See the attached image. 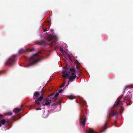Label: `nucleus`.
Wrapping results in <instances>:
<instances>
[{
  "instance_id": "26",
  "label": "nucleus",
  "mask_w": 133,
  "mask_h": 133,
  "mask_svg": "<svg viewBox=\"0 0 133 133\" xmlns=\"http://www.w3.org/2000/svg\"><path fill=\"white\" fill-rule=\"evenodd\" d=\"M86 103L85 102H84L83 103H82V104L83 105H85L86 104Z\"/></svg>"
},
{
  "instance_id": "18",
  "label": "nucleus",
  "mask_w": 133,
  "mask_h": 133,
  "mask_svg": "<svg viewBox=\"0 0 133 133\" xmlns=\"http://www.w3.org/2000/svg\"><path fill=\"white\" fill-rule=\"evenodd\" d=\"M88 133H95L94 130L93 129L90 128L87 131Z\"/></svg>"
},
{
  "instance_id": "7",
  "label": "nucleus",
  "mask_w": 133,
  "mask_h": 133,
  "mask_svg": "<svg viewBox=\"0 0 133 133\" xmlns=\"http://www.w3.org/2000/svg\"><path fill=\"white\" fill-rule=\"evenodd\" d=\"M76 74H75L74 73H72L71 74H70V76L69 78V81H68V85L69 84L70 81L72 82L73 81L75 78H76L77 76L75 75Z\"/></svg>"
},
{
  "instance_id": "12",
  "label": "nucleus",
  "mask_w": 133,
  "mask_h": 133,
  "mask_svg": "<svg viewBox=\"0 0 133 133\" xmlns=\"http://www.w3.org/2000/svg\"><path fill=\"white\" fill-rule=\"evenodd\" d=\"M123 95H122V96L120 97L119 98V99L118 100L116 101V102H115V104L114 105V107L117 106H118V105L120 104H121L122 103V102L120 101V100L122 98V96Z\"/></svg>"
},
{
  "instance_id": "19",
  "label": "nucleus",
  "mask_w": 133,
  "mask_h": 133,
  "mask_svg": "<svg viewBox=\"0 0 133 133\" xmlns=\"http://www.w3.org/2000/svg\"><path fill=\"white\" fill-rule=\"evenodd\" d=\"M75 98V96H74L71 95L69 96V98L70 99H72Z\"/></svg>"
},
{
  "instance_id": "23",
  "label": "nucleus",
  "mask_w": 133,
  "mask_h": 133,
  "mask_svg": "<svg viewBox=\"0 0 133 133\" xmlns=\"http://www.w3.org/2000/svg\"><path fill=\"white\" fill-rule=\"evenodd\" d=\"M63 91V90H62V89H61L59 91V92H58V93H61L62 91Z\"/></svg>"
},
{
  "instance_id": "22",
  "label": "nucleus",
  "mask_w": 133,
  "mask_h": 133,
  "mask_svg": "<svg viewBox=\"0 0 133 133\" xmlns=\"http://www.w3.org/2000/svg\"><path fill=\"white\" fill-rule=\"evenodd\" d=\"M130 87V85H126L125 88L124 90H126L128 88Z\"/></svg>"
},
{
  "instance_id": "10",
  "label": "nucleus",
  "mask_w": 133,
  "mask_h": 133,
  "mask_svg": "<svg viewBox=\"0 0 133 133\" xmlns=\"http://www.w3.org/2000/svg\"><path fill=\"white\" fill-rule=\"evenodd\" d=\"M5 123L7 125H8L10 124V122L8 121L5 120V119L1 120H0V127H1L2 125H4Z\"/></svg>"
},
{
  "instance_id": "30",
  "label": "nucleus",
  "mask_w": 133,
  "mask_h": 133,
  "mask_svg": "<svg viewBox=\"0 0 133 133\" xmlns=\"http://www.w3.org/2000/svg\"><path fill=\"white\" fill-rule=\"evenodd\" d=\"M3 117V115L0 114V119L2 118Z\"/></svg>"
},
{
  "instance_id": "31",
  "label": "nucleus",
  "mask_w": 133,
  "mask_h": 133,
  "mask_svg": "<svg viewBox=\"0 0 133 133\" xmlns=\"http://www.w3.org/2000/svg\"><path fill=\"white\" fill-rule=\"evenodd\" d=\"M56 104L55 103H53V104H52V106H55L56 105Z\"/></svg>"
},
{
  "instance_id": "24",
  "label": "nucleus",
  "mask_w": 133,
  "mask_h": 133,
  "mask_svg": "<svg viewBox=\"0 0 133 133\" xmlns=\"http://www.w3.org/2000/svg\"><path fill=\"white\" fill-rule=\"evenodd\" d=\"M1 72H2V73L3 74H5L6 72L5 71H4V70L2 71H1Z\"/></svg>"
},
{
  "instance_id": "21",
  "label": "nucleus",
  "mask_w": 133,
  "mask_h": 133,
  "mask_svg": "<svg viewBox=\"0 0 133 133\" xmlns=\"http://www.w3.org/2000/svg\"><path fill=\"white\" fill-rule=\"evenodd\" d=\"M123 110L124 109L122 107H121L120 108V114H122V112L123 111Z\"/></svg>"
},
{
  "instance_id": "17",
  "label": "nucleus",
  "mask_w": 133,
  "mask_h": 133,
  "mask_svg": "<svg viewBox=\"0 0 133 133\" xmlns=\"http://www.w3.org/2000/svg\"><path fill=\"white\" fill-rule=\"evenodd\" d=\"M70 74H71L72 73H74L75 74H76V73H75V70L73 68H70Z\"/></svg>"
},
{
  "instance_id": "16",
  "label": "nucleus",
  "mask_w": 133,
  "mask_h": 133,
  "mask_svg": "<svg viewBox=\"0 0 133 133\" xmlns=\"http://www.w3.org/2000/svg\"><path fill=\"white\" fill-rule=\"evenodd\" d=\"M22 108H16L14 109V111L16 113H18L21 110Z\"/></svg>"
},
{
  "instance_id": "29",
  "label": "nucleus",
  "mask_w": 133,
  "mask_h": 133,
  "mask_svg": "<svg viewBox=\"0 0 133 133\" xmlns=\"http://www.w3.org/2000/svg\"><path fill=\"white\" fill-rule=\"evenodd\" d=\"M65 84V82H64V83H63V84L62 85H61L60 87H64V84Z\"/></svg>"
},
{
  "instance_id": "5",
  "label": "nucleus",
  "mask_w": 133,
  "mask_h": 133,
  "mask_svg": "<svg viewBox=\"0 0 133 133\" xmlns=\"http://www.w3.org/2000/svg\"><path fill=\"white\" fill-rule=\"evenodd\" d=\"M16 59V55H14L8 58L5 63L6 64L11 66L14 64Z\"/></svg>"
},
{
  "instance_id": "28",
  "label": "nucleus",
  "mask_w": 133,
  "mask_h": 133,
  "mask_svg": "<svg viewBox=\"0 0 133 133\" xmlns=\"http://www.w3.org/2000/svg\"><path fill=\"white\" fill-rule=\"evenodd\" d=\"M36 110H41V108H37L36 109Z\"/></svg>"
},
{
  "instance_id": "33",
  "label": "nucleus",
  "mask_w": 133,
  "mask_h": 133,
  "mask_svg": "<svg viewBox=\"0 0 133 133\" xmlns=\"http://www.w3.org/2000/svg\"><path fill=\"white\" fill-rule=\"evenodd\" d=\"M69 59L72 62V59L71 58H70V57H69Z\"/></svg>"
},
{
  "instance_id": "20",
  "label": "nucleus",
  "mask_w": 133,
  "mask_h": 133,
  "mask_svg": "<svg viewBox=\"0 0 133 133\" xmlns=\"http://www.w3.org/2000/svg\"><path fill=\"white\" fill-rule=\"evenodd\" d=\"M12 114V113L11 111H10L8 112H7L6 113V115H11Z\"/></svg>"
},
{
  "instance_id": "15",
  "label": "nucleus",
  "mask_w": 133,
  "mask_h": 133,
  "mask_svg": "<svg viewBox=\"0 0 133 133\" xmlns=\"http://www.w3.org/2000/svg\"><path fill=\"white\" fill-rule=\"evenodd\" d=\"M128 101H130V102L131 101L130 99V98L129 97H127V96H126L124 98L123 102H126Z\"/></svg>"
},
{
  "instance_id": "32",
  "label": "nucleus",
  "mask_w": 133,
  "mask_h": 133,
  "mask_svg": "<svg viewBox=\"0 0 133 133\" xmlns=\"http://www.w3.org/2000/svg\"><path fill=\"white\" fill-rule=\"evenodd\" d=\"M76 68L78 70V68H79V67H78V65H77L76 66Z\"/></svg>"
},
{
  "instance_id": "27",
  "label": "nucleus",
  "mask_w": 133,
  "mask_h": 133,
  "mask_svg": "<svg viewBox=\"0 0 133 133\" xmlns=\"http://www.w3.org/2000/svg\"><path fill=\"white\" fill-rule=\"evenodd\" d=\"M47 29V28H46L45 29H43V31L45 32V31H46Z\"/></svg>"
},
{
  "instance_id": "2",
  "label": "nucleus",
  "mask_w": 133,
  "mask_h": 133,
  "mask_svg": "<svg viewBox=\"0 0 133 133\" xmlns=\"http://www.w3.org/2000/svg\"><path fill=\"white\" fill-rule=\"evenodd\" d=\"M41 53V51H39L30 57L29 59V66L32 65L39 61V59L36 58L38 56V55Z\"/></svg>"
},
{
  "instance_id": "35",
  "label": "nucleus",
  "mask_w": 133,
  "mask_h": 133,
  "mask_svg": "<svg viewBox=\"0 0 133 133\" xmlns=\"http://www.w3.org/2000/svg\"><path fill=\"white\" fill-rule=\"evenodd\" d=\"M68 85V84L66 85Z\"/></svg>"
},
{
  "instance_id": "6",
  "label": "nucleus",
  "mask_w": 133,
  "mask_h": 133,
  "mask_svg": "<svg viewBox=\"0 0 133 133\" xmlns=\"http://www.w3.org/2000/svg\"><path fill=\"white\" fill-rule=\"evenodd\" d=\"M43 101L42 104L43 106H49L51 102H54L50 97H48L44 100H43Z\"/></svg>"
},
{
  "instance_id": "14",
  "label": "nucleus",
  "mask_w": 133,
  "mask_h": 133,
  "mask_svg": "<svg viewBox=\"0 0 133 133\" xmlns=\"http://www.w3.org/2000/svg\"><path fill=\"white\" fill-rule=\"evenodd\" d=\"M62 73L63 74L62 76L64 78L68 77L70 76V73H67L66 71L63 72Z\"/></svg>"
},
{
  "instance_id": "3",
  "label": "nucleus",
  "mask_w": 133,
  "mask_h": 133,
  "mask_svg": "<svg viewBox=\"0 0 133 133\" xmlns=\"http://www.w3.org/2000/svg\"><path fill=\"white\" fill-rule=\"evenodd\" d=\"M116 112H117L116 111H112L110 113L108 114L107 120L105 122L104 126L102 128L101 132H103L107 128V124L108 121V118L110 119L112 116H114L116 114Z\"/></svg>"
},
{
  "instance_id": "34",
  "label": "nucleus",
  "mask_w": 133,
  "mask_h": 133,
  "mask_svg": "<svg viewBox=\"0 0 133 133\" xmlns=\"http://www.w3.org/2000/svg\"><path fill=\"white\" fill-rule=\"evenodd\" d=\"M130 104V103H127V105H129Z\"/></svg>"
},
{
  "instance_id": "13",
  "label": "nucleus",
  "mask_w": 133,
  "mask_h": 133,
  "mask_svg": "<svg viewBox=\"0 0 133 133\" xmlns=\"http://www.w3.org/2000/svg\"><path fill=\"white\" fill-rule=\"evenodd\" d=\"M35 44L39 45H46L47 44V43L43 40H41L40 41H36Z\"/></svg>"
},
{
  "instance_id": "9",
  "label": "nucleus",
  "mask_w": 133,
  "mask_h": 133,
  "mask_svg": "<svg viewBox=\"0 0 133 133\" xmlns=\"http://www.w3.org/2000/svg\"><path fill=\"white\" fill-rule=\"evenodd\" d=\"M59 95V93H57L55 95L54 94H52L48 96V97H50L51 99L54 102L57 99V97Z\"/></svg>"
},
{
  "instance_id": "11",
  "label": "nucleus",
  "mask_w": 133,
  "mask_h": 133,
  "mask_svg": "<svg viewBox=\"0 0 133 133\" xmlns=\"http://www.w3.org/2000/svg\"><path fill=\"white\" fill-rule=\"evenodd\" d=\"M34 49L33 48H32L30 49H28L25 50L23 49H21L19 50V54H21L22 53H25L26 52H31L33 51Z\"/></svg>"
},
{
  "instance_id": "8",
  "label": "nucleus",
  "mask_w": 133,
  "mask_h": 133,
  "mask_svg": "<svg viewBox=\"0 0 133 133\" xmlns=\"http://www.w3.org/2000/svg\"><path fill=\"white\" fill-rule=\"evenodd\" d=\"M59 95V93H57L55 95L54 94H52L48 96V97H50L51 99L54 102L57 99V97Z\"/></svg>"
},
{
  "instance_id": "25",
  "label": "nucleus",
  "mask_w": 133,
  "mask_h": 133,
  "mask_svg": "<svg viewBox=\"0 0 133 133\" xmlns=\"http://www.w3.org/2000/svg\"><path fill=\"white\" fill-rule=\"evenodd\" d=\"M60 51H61V52H63V49L62 48H60Z\"/></svg>"
},
{
  "instance_id": "1",
  "label": "nucleus",
  "mask_w": 133,
  "mask_h": 133,
  "mask_svg": "<svg viewBox=\"0 0 133 133\" xmlns=\"http://www.w3.org/2000/svg\"><path fill=\"white\" fill-rule=\"evenodd\" d=\"M39 93L38 91L35 92L33 98L34 99H36L35 101V105L36 106L41 107V104L40 102L42 101L43 98V92L42 91L41 95L39 97Z\"/></svg>"
},
{
  "instance_id": "4",
  "label": "nucleus",
  "mask_w": 133,
  "mask_h": 133,
  "mask_svg": "<svg viewBox=\"0 0 133 133\" xmlns=\"http://www.w3.org/2000/svg\"><path fill=\"white\" fill-rule=\"evenodd\" d=\"M79 119L80 123L83 127H84L86 122V117L84 114L83 111L81 109V108Z\"/></svg>"
}]
</instances>
